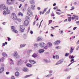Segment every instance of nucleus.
I'll return each instance as SVG.
<instances>
[{"label":"nucleus","instance_id":"f257e3e1","mask_svg":"<svg viewBox=\"0 0 79 79\" xmlns=\"http://www.w3.org/2000/svg\"><path fill=\"white\" fill-rule=\"evenodd\" d=\"M0 9H3L4 10H8V7H6L5 4H1L0 5Z\"/></svg>","mask_w":79,"mask_h":79},{"label":"nucleus","instance_id":"f03ea898","mask_svg":"<svg viewBox=\"0 0 79 79\" xmlns=\"http://www.w3.org/2000/svg\"><path fill=\"white\" fill-rule=\"evenodd\" d=\"M25 28H26V26L24 25H21L20 26V31L21 32H24V30H25Z\"/></svg>","mask_w":79,"mask_h":79},{"label":"nucleus","instance_id":"7ed1b4c3","mask_svg":"<svg viewBox=\"0 0 79 79\" xmlns=\"http://www.w3.org/2000/svg\"><path fill=\"white\" fill-rule=\"evenodd\" d=\"M16 0H7V4L9 5H11L14 3V2Z\"/></svg>","mask_w":79,"mask_h":79},{"label":"nucleus","instance_id":"20e7f679","mask_svg":"<svg viewBox=\"0 0 79 79\" xmlns=\"http://www.w3.org/2000/svg\"><path fill=\"white\" fill-rule=\"evenodd\" d=\"M12 18L13 20H16L17 19L16 15L15 13H12L11 15Z\"/></svg>","mask_w":79,"mask_h":79},{"label":"nucleus","instance_id":"39448f33","mask_svg":"<svg viewBox=\"0 0 79 79\" xmlns=\"http://www.w3.org/2000/svg\"><path fill=\"white\" fill-rule=\"evenodd\" d=\"M30 8H28L27 9L28 12L27 14L28 16H33V14L32 12L31 11V10H30Z\"/></svg>","mask_w":79,"mask_h":79},{"label":"nucleus","instance_id":"423d86ee","mask_svg":"<svg viewBox=\"0 0 79 79\" xmlns=\"http://www.w3.org/2000/svg\"><path fill=\"white\" fill-rule=\"evenodd\" d=\"M11 29H12V30L14 32L17 33L18 32V31H17L16 30H15V27L14 26H12L11 27Z\"/></svg>","mask_w":79,"mask_h":79},{"label":"nucleus","instance_id":"0eeeda50","mask_svg":"<svg viewBox=\"0 0 79 79\" xmlns=\"http://www.w3.org/2000/svg\"><path fill=\"white\" fill-rule=\"evenodd\" d=\"M13 55V56L15 57L16 58H19L20 57L19 55H18V52H14Z\"/></svg>","mask_w":79,"mask_h":79},{"label":"nucleus","instance_id":"6e6552de","mask_svg":"<svg viewBox=\"0 0 79 79\" xmlns=\"http://www.w3.org/2000/svg\"><path fill=\"white\" fill-rule=\"evenodd\" d=\"M40 46L41 48H44L45 45V43H44V42L41 41L39 43Z\"/></svg>","mask_w":79,"mask_h":79},{"label":"nucleus","instance_id":"1a4fd4ad","mask_svg":"<svg viewBox=\"0 0 79 79\" xmlns=\"http://www.w3.org/2000/svg\"><path fill=\"white\" fill-rule=\"evenodd\" d=\"M23 24L26 26H27L29 24V21L27 20H26L24 22Z\"/></svg>","mask_w":79,"mask_h":79},{"label":"nucleus","instance_id":"9d476101","mask_svg":"<svg viewBox=\"0 0 79 79\" xmlns=\"http://www.w3.org/2000/svg\"><path fill=\"white\" fill-rule=\"evenodd\" d=\"M60 43V40H57L55 41L54 43V44L55 45H58Z\"/></svg>","mask_w":79,"mask_h":79},{"label":"nucleus","instance_id":"9b49d317","mask_svg":"<svg viewBox=\"0 0 79 79\" xmlns=\"http://www.w3.org/2000/svg\"><path fill=\"white\" fill-rule=\"evenodd\" d=\"M29 61L31 64H33L36 63V62L34 60H29Z\"/></svg>","mask_w":79,"mask_h":79},{"label":"nucleus","instance_id":"f8f14e48","mask_svg":"<svg viewBox=\"0 0 79 79\" xmlns=\"http://www.w3.org/2000/svg\"><path fill=\"white\" fill-rule=\"evenodd\" d=\"M4 70V68L3 67L0 68V73H2Z\"/></svg>","mask_w":79,"mask_h":79},{"label":"nucleus","instance_id":"ddd939ff","mask_svg":"<svg viewBox=\"0 0 79 79\" xmlns=\"http://www.w3.org/2000/svg\"><path fill=\"white\" fill-rule=\"evenodd\" d=\"M63 61L62 60H61L60 61H58L56 63V65H57L60 64Z\"/></svg>","mask_w":79,"mask_h":79},{"label":"nucleus","instance_id":"4468645a","mask_svg":"<svg viewBox=\"0 0 79 79\" xmlns=\"http://www.w3.org/2000/svg\"><path fill=\"white\" fill-rule=\"evenodd\" d=\"M30 2L31 4H32V5H34L35 3V2L33 0H31L30 1Z\"/></svg>","mask_w":79,"mask_h":79},{"label":"nucleus","instance_id":"2eb2a0df","mask_svg":"<svg viewBox=\"0 0 79 79\" xmlns=\"http://www.w3.org/2000/svg\"><path fill=\"white\" fill-rule=\"evenodd\" d=\"M20 75V73L18 72H16L15 73V75L16 77H19Z\"/></svg>","mask_w":79,"mask_h":79},{"label":"nucleus","instance_id":"dca6fc26","mask_svg":"<svg viewBox=\"0 0 79 79\" xmlns=\"http://www.w3.org/2000/svg\"><path fill=\"white\" fill-rule=\"evenodd\" d=\"M23 71H24V72H26L27 71L28 69L26 67H24L23 69Z\"/></svg>","mask_w":79,"mask_h":79},{"label":"nucleus","instance_id":"f3484780","mask_svg":"<svg viewBox=\"0 0 79 79\" xmlns=\"http://www.w3.org/2000/svg\"><path fill=\"white\" fill-rule=\"evenodd\" d=\"M48 46H49V47H51L52 46V43L49 42V43H48Z\"/></svg>","mask_w":79,"mask_h":79},{"label":"nucleus","instance_id":"a211bd4d","mask_svg":"<svg viewBox=\"0 0 79 79\" xmlns=\"http://www.w3.org/2000/svg\"><path fill=\"white\" fill-rule=\"evenodd\" d=\"M26 65L27 66L29 67H31L32 66V65L31 64H30L29 63H27V64Z\"/></svg>","mask_w":79,"mask_h":79},{"label":"nucleus","instance_id":"6ab92c4d","mask_svg":"<svg viewBox=\"0 0 79 79\" xmlns=\"http://www.w3.org/2000/svg\"><path fill=\"white\" fill-rule=\"evenodd\" d=\"M44 51V49H40L39 50V52L40 53H41L43 52Z\"/></svg>","mask_w":79,"mask_h":79},{"label":"nucleus","instance_id":"aec40b11","mask_svg":"<svg viewBox=\"0 0 79 79\" xmlns=\"http://www.w3.org/2000/svg\"><path fill=\"white\" fill-rule=\"evenodd\" d=\"M35 6L34 5H32L31 6V8L32 10H34L35 9Z\"/></svg>","mask_w":79,"mask_h":79},{"label":"nucleus","instance_id":"412c9836","mask_svg":"<svg viewBox=\"0 0 79 79\" xmlns=\"http://www.w3.org/2000/svg\"><path fill=\"white\" fill-rule=\"evenodd\" d=\"M74 49H73V48H71V50H70V51L69 52V54H71L73 52V50H74Z\"/></svg>","mask_w":79,"mask_h":79},{"label":"nucleus","instance_id":"4be33fe9","mask_svg":"<svg viewBox=\"0 0 79 79\" xmlns=\"http://www.w3.org/2000/svg\"><path fill=\"white\" fill-rule=\"evenodd\" d=\"M2 56H4V57H7V55L5 53H3L2 54Z\"/></svg>","mask_w":79,"mask_h":79},{"label":"nucleus","instance_id":"5701e85b","mask_svg":"<svg viewBox=\"0 0 79 79\" xmlns=\"http://www.w3.org/2000/svg\"><path fill=\"white\" fill-rule=\"evenodd\" d=\"M38 55L37 54L35 53H34L33 54V55L32 56L34 58L36 57Z\"/></svg>","mask_w":79,"mask_h":79},{"label":"nucleus","instance_id":"b1692460","mask_svg":"<svg viewBox=\"0 0 79 79\" xmlns=\"http://www.w3.org/2000/svg\"><path fill=\"white\" fill-rule=\"evenodd\" d=\"M26 44H21L20 46V47L21 48H23L25 47V46H26Z\"/></svg>","mask_w":79,"mask_h":79},{"label":"nucleus","instance_id":"393cba45","mask_svg":"<svg viewBox=\"0 0 79 79\" xmlns=\"http://www.w3.org/2000/svg\"><path fill=\"white\" fill-rule=\"evenodd\" d=\"M63 13V12H56V13L57 15H60V14H62Z\"/></svg>","mask_w":79,"mask_h":79},{"label":"nucleus","instance_id":"a878e982","mask_svg":"<svg viewBox=\"0 0 79 79\" xmlns=\"http://www.w3.org/2000/svg\"><path fill=\"white\" fill-rule=\"evenodd\" d=\"M19 16H23V14L21 12H19L18 13Z\"/></svg>","mask_w":79,"mask_h":79},{"label":"nucleus","instance_id":"bb28decb","mask_svg":"<svg viewBox=\"0 0 79 79\" xmlns=\"http://www.w3.org/2000/svg\"><path fill=\"white\" fill-rule=\"evenodd\" d=\"M3 14L4 15L6 16V15L7 14V12L5 11L3 12Z\"/></svg>","mask_w":79,"mask_h":79},{"label":"nucleus","instance_id":"cd10ccee","mask_svg":"<svg viewBox=\"0 0 79 79\" xmlns=\"http://www.w3.org/2000/svg\"><path fill=\"white\" fill-rule=\"evenodd\" d=\"M5 11H6L7 12H6V13L7 14H10V10H5Z\"/></svg>","mask_w":79,"mask_h":79},{"label":"nucleus","instance_id":"c85d7f7f","mask_svg":"<svg viewBox=\"0 0 79 79\" xmlns=\"http://www.w3.org/2000/svg\"><path fill=\"white\" fill-rule=\"evenodd\" d=\"M42 40V39L40 37H38V38H37V40L38 41L41 40Z\"/></svg>","mask_w":79,"mask_h":79},{"label":"nucleus","instance_id":"c756f323","mask_svg":"<svg viewBox=\"0 0 79 79\" xmlns=\"http://www.w3.org/2000/svg\"><path fill=\"white\" fill-rule=\"evenodd\" d=\"M25 18L26 19L28 20L30 19V17L28 16H26L25 17Z\"/></svg>","mask_w":79,"mask_h":79},{"label":"nucleus","instance_id":"7c9ffc66","mask_svg":"<svg viewBox=\"0 0 79 79\" xmlns=\"http://www.w3.org/2000/svg\"><path fill=\"white\" fill-rule=\"evenodd\" d=\"M71 21V17H69L68 18V21L70 22Z\"/></svg>","mask_w":79,"mask_h":79},{"label":"nucleus","instance_id":"2f4dec72","mask_svg":"<svg viewBox=\"0 0 79 79\" xmlns=\"http://www.w3.org/2000/svg\"><path fill=\"white\" fill-rule=\"evenodd\" d=\"M52 22V20H50L49 21V23L48 24V25H49L50 24H51Z\"/></svg>","mask_w":79,"mask_h":79},{"label":"nucleus","instance_id":"473e14b6","mask_svg":"<svg viewBox=\"0 0 79 79\" xmlns=\"http://www.w3.org/2000/svg\"><path fill=\"white\" fill-rule=\"evenodd\" d=\"M52 75V74H48L47 75L46 77H50Z\"/></svg>","mask_w":79,"mask_h":79},{"label":"nucleus","instance_id":"72a5a7b5","mask_svg":"<svg viewBox=\"0 0 79 79\" xmlns=\"http://www.w3.org/2000/svg\"><path fill=\"white\" fill-rule=\"evenodd\" d=\"M44 61L46 63H48V62H49V61L48 60H47L46 59H44Z\"/></svg>","mask_w":79,"mask_h":79},{"label":"nucleus","instance_id":"f704fd0d","mask_svg":"<svg viewBox=\"0 0 79 79\" xmlns=\"http://www.w3.org/2000/svg\"><path fill=\"white\" fill-rule=\"evenodd\" d=\"M50 9L48 11H47V12L46 13V15H48V14H49L50 12Z\"/></svg>","mask_w":79,"mask_h":79},{"label":"nucleus","instance_id":"c9c22d12","mask_svg":"<svg viewBox=\"0 0 79 79\" xmlns=\"http://www.w3.org/2000/svg\"><path fill=\"white\" fill-rule=\"evenodd\" d=\"M47 9V8H45L44 11L42 13V14L43 15H44V13L46 11V10Z\"/></svg>","mask_w":79,"mask_h":79},{"label":"nucleus","instance_id":"e433bc0d","mask_svg":"<svg viewBox=\"0 0 79 79\" xmlns=\"http://www.w3.org/2000/svg\"><path fill=\"white\" fill-rule=\"evenodd\" d=\"M69 55V53H66L65 55L64 56H68Z\"/></svg>","mask_w":79,"mask_h":79},{"label":"nucleus","instance_id":"4c0bfd02","mask_svg":"<svg viewBox=\"0 0 79 79\" xmlns=\"http://www.w3.org/2000/svg\"><path fill=\"white\" fill-rule=\"evenodd\" d=\"M32 75V74H30V75H27L26 76H25V77L27 78V77H30Z\"/></svg>","mask_w":79,"mask_h":79},{"label":"nucleus","instance_id":"58836bf2","mask_svg":"<svg viewBox=\"0 0 79 79\" xmlns=\"http://www.w3.org/2000/svg\"><path fill=\"white\" fill-rule=\"evenodd\" d=\"M17 20L19 22H21V21H22V20H21V19H17Z\"/></svg>","mask_w":79,"mask_h":79},{"label":"nucleus","instance_id":"ea45409f","mask_svg":"<svg viewBox=\"0 0 79 79\" xmlns=\"http://www.w3.org/2000/svg\"><path fill=\"white\" fill-rule=\"evenodd\" d=\"M23 38H26L27 37V35L26 34H23Z\"/></svg>","mask_w":79,"mask_h":79},{"label":"nucleus","instance_id":"a19ab883","mask_svg":"<svg viewBox=\"0 0 79 79\" xmlns=\"http://www.w3.org/2000/svg\"><path fill=\"white\" fill-rule=\"evenodd\" d=\"M55 57H56V59H58L59 58V56H58V55H56L55 56Z\"/></svg>","mask_w":79,"mask_h":79},{"label":"nucleus","instance_id":"79ce46f5","mask_svg":"<svg viewBox=\"0 0 79 79\" xmlns=\"http://www.w3.org/2000/svg\"><path fill=\"white\" fill-rule=\"evenodd\" d=\"M10 60L12 61L10 63V64H14L13 62V60L11 59H10Z\"/></svg>","mask_w":79,"mask_h":79},{"label":"nucleus","instance_id":"37998d69","mask_svg":"<svg viewBox=\"0 0 79 79\" xmlns=\"http://www.w3.org/2000/svg\"><path fill=\"white\" fill-rule=\"evenodd\" d=\"M71 9H70V10H73L74 9V7L73 6H72L71 8Z\"/></svg>","mask_w":79,"mask_h":79},{"label":"nucleus","instance_id":"c03bdc74","mask_svg":"<svg viewBox=\"0 0 79 79\" xmlns=\"http://www.w3.org/2000/svg\"><path fill=\"white\" fill-rule=\"evenodd\" d=\"M74 62V61H73V62H71L70 64L68 65V66H69L72 64Z\"/></svg>","mask_w":79,"mask_h":79},{"label":"nucleus","instance_id":"a18cd8bd","mask_svg":"<svg viewBox=\"0 0 79 79\" xmlns=\"http://www.w3.org/2000/svg\"><path fill=\"white\" fill-rule=\"evenodd\" d=\"M2 61L3 62L4 61V58L2 57Z\"/></svg>","mask_w":79,"mask_h":79},{"label":"nucleus","instance_id":"49530a36","mask_svg":"<svg viewBox=\"0 0 79 79\" xmlns=\"http://www.w3.org/2000/svg\"><path fill=\"white\" fill-rule=\"evenodd\" d=\"M70 78H71V76H69L68 77L67 79H70Z\"/></svg>","mask_w":79,"mask_h":79},{"label":"nucleus","instance_id":"de8ad7c7","mask_svg":"<svg viewBox=\"0 0 79 79\" xmlns=\"http://www.w3.org/2000/svg\"><path fill=\"white\" fill-rule=\"evenodd\" d=\"M8 39V41H9L11 40V38L9 37H7Z\"/></svg>","mask_w":79,"mask_h":79},{"label":"nucleus","instance_id":"09e8293b","mask_svg":"<svg viewBox=\"0 0 79 79\" xmlns=\"http://www.w3.org/2000/svg\"><path fill=\"white\" fill-rule=\"evenodd\" d=\"M21 61V59H20V61H18V64H20V63Z\"/></svg>","mask_w":79,"mask_h":79},{"label":"nucleus","instance_id":"8fccbe9b","mask_svg":"<svg viewBox=\"0 0 79 79\" xmlns=\"http://www.w3.org/2000/svg\"><path fill=\"white\" fill-rule=\"evenodd\" d=\"M19 1H20L22 2H24V1H25V0H18Z\"/></svg>","mask_w":79,"mask_h":79},{"label":"nucleus","instance_id":"3c124183","mask_svg":"<svg viewBox=\"0 0 79 79\" xmlns=\"http://www.w3.org/2000/svg\"><path fill=\"white\" fill-rule=\"evenodd\" d=\"M72 18V19L73 20H74L75 19V18L74 17H71Z\"/></svg>","mask_w":79,"mask_h":79},{"label":"nucleus","instance_id":"603ef678","mask_svg":"<svg viewBox=\"0 0 79 79\" xmlns=\"http://www.w3.org/2000/svg\"><path fill=\"white\" fill-rule=\"evenodd\" d=\"M11 79H15L14 76H12L11 78Z\"/></svg>","mask_w":79,"mask_h":79},{"label":"nucleus","instance_id":"864d4df0","mask_svg":"<svg viewBox=\"0 0 79 79\" xmlns=\"http://www.w3.org/2000/svg\"><path fill=\"white\" fill-rule=\"evenodd\" d=\"M44 48L45 49H48L47 46H46Z\"/></svg>","mask_w":79,"mask_h":79},{"label":"nucleus","instance_id":"5fc2aeb1","mask_svg":"<svg viewBox=\"0 0 79 79\" xmlns=\"http://www.w3.org/2000/svg\"><path fill=\"white\" fill-rule=\"evenodd\" d=\"M51 16H54L55 15L54 14H51Z\"/></svg>","mask_w":79,"mask_h":79},{"label":"nucleus","instance_id":"6e6d98bb","mask_svg":"<svg viewBox=\"0 0 79 79\" xmlns=\"http://www.w3.org/2000/svg\"><path fill=\"white\" fill-rule=\"evenodd\" d=\"M67 21H68V19H66L64 20V22H67Z\"/></svg>","mask_w":79,"mask_h":79},{"label":"nucleus","instance_id":"4d7b16f0","mask_svg":"<svg viewBox=\"0 0 79 79\" xmlns=\"http://www.w3.org/2000/svg\"><path fill=\"white\" fill-rule=\"evenodd\" d=\"M21 6H22V4H21L19 6V8H21Z\"/></svg>","mask_w":79,"mask_h":79},{"label":"nucleus","instance_id":"13d9d810","mask_svg":"<svg viewBox=\"0 0 79 79\" xmlns=\"http://www.w3.org/2000/svg\"><path fill=\"white\" fill-rule=\"evenodd\" d=\"M76 28H77V27H75L73 28V30H75L76 29Z\"/></svg>","mask_w":79,"mask_h":79},{"label":"nucleus","instance_id":"bf43d9fd","mask_svg":"<svg viewBox=\"0 0 79 79\" xmlns=\"http://www.w3.org/2000/svg\"><path fill=\"white\" fill-rule=\"evenodd\" d=\"M34 46L35 47H36L37 46V44H35L34 45Z\"/></svg>","mask_w":79,"mask_h":79},{"label":"nucleus","instance_id":"052dcab7","mask_svg":"<svg viewBox=\"0 0 79 79\" xmlns=\"http://www.w3.org/2000/svg\"><path fill=\"white\" fill-rule=\"evenodd\" d=\"M49 73H50V74H52V71H49Z\"/></svg>","mask_w":79,"mask_h":79},{"label":"nucleus","instance_id":"680f3d73","mask_svg":"<svg viewBox=\"0 0 79 79\" xmlns=\"http://www.w3.org/2000/svg\"><path fill=\"white\" fill-rule=\"evenodd\" d=\"M74 60V59H71L70 60V62H72Z\"/></svg>","mask_w":79,"mask_h":79},{"label":"nucleus","instance_id":"e2e57ef3","mask_svg":"<svg viewBox=\"0 0 79 79\" xmlns=\"http://www.w3.org/2000/svg\"><path fill=\"white\" fill-rule=\"evenodd\" d=\"M74 57L73 56H71V59H74Z\"/></svg>","mask_w":79,"mask_h":79},{"label":"nucleus","instance_id":"0e129e2a","mask_svg":"<svg viewBox=\"0 0 79 79\" xmlns=\"http://www.w3.org/2000/svg\"><path fill=\"white\" fill-rule=\"evenodd\" d=\"M56 10L57 11H60V9H57Z\"/></svg>","mask_w":79,"mask_h":79},{"label":"nucleus","instance_id":"69168bd1","mask_svg":"<svg viewBox=\"0 0 79 79\" xmlns=\"http://www.w3.org/2000/svg\"><path fill=\"white\" fill-rule=\"evenodd\" d=\"M9 73H10V72H6V74H9Z\"/></svg>","mask_w":79,"mask_h":79},{"label":"nucleus","instance_id":"338daca9","mask_svg":"<svg viewBox=\"0 0 79 79\" xmlns=\"http://www.w3.org/2000/svg\"><path fill=\"white\" fill-rule=\"evenodd\" d=\"M33 32L32 31H30V33H31V34H33Z\"/></svg>","mask_w":79,"mask_h":79},{"label":"nucleus","instance_id":"774afa93","mask_svg":"<svg viewBox=\"0 0 79 79\" xmlns=\"http://www.w3.org/2000/svg\"><path fill=\"white\" fill-rule=\"evenodd\" d=\"M5 45V43H2V46H4Z\"/></svg>","mask_w":79,"mask_h":79}]
</instances>
